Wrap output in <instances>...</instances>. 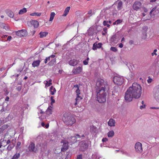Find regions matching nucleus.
Instances as JSON below:
<instances>
[{"mask_svg": "<svg viewBox=\"0 0 159 159\" xmlns=\"http://www.w3.org/2000/svg\"><path fill=\"white\" fill-rule=\"evenodd\" d=\"M48 82H49V84H45V86L47 87H49L52 84V80L51 79H50L48 81Z\"/></svg>", "mask_w": 159, "mask_h": 159, "instance_id": "39", "label": "nucleus"}, {"mask_svg": "<svg viewBox=\"0 0 159 159\" xmlns=\"http://www.w3.org/2000/svg\"><path fill=\"white\" fill-rule=\"evenodd\" d=\"M146 107L145 105H141L140 107V109H142L143 108H145Z\"/></svg>", "mask_w": 159, "mask_h": 159, "instance_id": "50", "label": "nucleus"}, {"mask_svg": "<svg viewBox=\"0 0 159 159\" xmlns=\"http://www.w3.org/2000/svg\"><path fill=\"white\" fill-rule=\"evenodd\" d=\"M9 99V97L8 96H7L5 100L6 101H8Z\"/></svg>", "mask_w": 159, "mask_h": 159, "instance_id": "61", "label": "nucleus"}, {"mask_svg": "<svg viewBox=\"0 0 159 159\" xmlns=\"http://www.w3.org/2000/svg\"><path fill=\"white\" fill-rule=\"evenodd\" d=\"M82 71V68L81 67H78L72 70V72L74 74H78L80 73Z\"/></svg>", "mask_w": 159, "mask_h": 159, "instance_id": "14", "label": "nucleus"}, {"mask_svg": "<svg viewBox=\"0 0 159 159\" xmlns=\"http://www.w3.org/2000/svg\"><path fill=\"white\" fill-rule=\"evenodd\" d=\"M107 141L108 139L107 138H103L102 140V141L103 143Z\"/></svg>", "mask_w": 159, "mask_h": 159, "instance_id": "49", "label": "nucleus"}, {"mask_svg": "<svg viewBox=\"0 0 159 159\" xmlns=\"http://www.w3.org/2000/svg\"><path fill=\"white\" fill-rule=\"evenodd\" d=\"M6 141L5 140H2V139L0 140V148H1L2 146V144L3 143H6Z\"/></svg>", "mask_w": 159, "mask_h": 159, "instance_id": "41", "label": "nucleus"}, {"mask_svg": "<svg viewBox=\"0 0 159 159\" xmlns=\"http://www.w3.org/2000/svg\"><path fill=\"white\" fill-rule=\"evenodd\" d=\"M61 143H63L61 148V151L64 152L66 151L69 148V142L64 139L61 140Z\"/></svg>", "mask_w": 159, "mask_h": 159, "instance_id": "6", "label": "nucleus"}, {"mask_svg": "<svg viewBox=\"0 0 159 159\" xmlns=\"http://www.w3.org/2000/svg\"><path fill=\"white\" fill-rule=\"evenodd\" d=\"M122 20H121L120 19L117 20L116 21V24L118 25L122 22Z\"/></svg>", "mask_w": 159, "mask_h": 159, "instance_id": "43", "label": "nucleus"}, {"mask_svg": "<svg viewBox=\"0 0 159 159\" xmlns=\"http://www.w3.org/2000/svg\"><path fill=\"white\" fill-rule=\"evenodd\" d=\"M95 79L96 78H98V80L96 83V86L97 87V88L96 89V96L94 99V100L95 101H98V102H99V79L98 78V74H96V73H95Z\"/></svg>", "mask_w": 159, "mask_h": 159, "instance_id": "4", "label": "nucleus"}, {"mask_svg": "<svg viewBox=\"0 0 159 159\" xmlns=\"http://www.w3.org/2000/svg\"><path fill=\"white\" fill-rule=\"evenodd\" d=\"M82 154L79 155L77 156L76 159H82Z\"/></svg>", "mask_w": 159, "mask_h": 159, "instance_id": "45", "label": "nucleus"}, {"mask_svg": "<svg viewBox=\"0 0 159 159\" xmlns=\"http://www.w3.org/2000/svg\"><path fill=\"white\" fill-rule=\"evenodd\" d=\"M129 43L130 45H132L134 43V41L132 40H130L129 41Z\"/></svg>", "mask_w": 159, "mask_h": 159, "instance_id": "58", "label": "nucleus"}, {"mask_svg": "<svg viewBox=\"0 0 159 159\" xmlns=\"http://www.w3.org/2000/svg\"><path fill=\"white\" fill-rule=\"evenodd\" d=\"M16 89L18 91H20L21 89V86H18L17 88H16Z\"/></svg>", "mask_w": 159, "mask_h": 159, "instance_id": "56", "label": "nucleus"}, {"mask_svg": "<svg viewBox=\"0 0 159 159\" xmlns=\"http://www.w3.org/2000/svg\"><path fill=\"white\" fill-rule=\"evenodd\" d=\"M88 145L87 143H83L81 145V149L82 151L84 150L85 149L87 148Z\"/></svg>", "mask_w": 159, "mask_h": 159, "instance_id": "19", "label": "nucleus"}, {"mask_svg": "<svg viewBox=\"0 0 159 159\" xmlns=\"http://www.w3.org/2000/svg\"><path fill=\"white\" fill-rule=\"evenodd\" d=\"M143 9H144V11L145 12H147L148 11V10L145 7H144L143 8Z\"/></svg>", "mask_w": 159, "mask_h": 159, "instance_id": "63", "label": "nucleus"}, {"mask_svg": "<svg viewBox=\"0 0 159 159\" xmlns=\"http://www.w3.org/2000/svg\"><path fill=\"white\" fill-rule=\"evenodd\" d=\"M20 153H16L13 157L11 159H18L20 157Z\"/></svg>", "mask_w": 159, "mask_h": 159, "instance_id": "35", "label": "nucleus"}, {"mask_svg": "<svg viewBox=\"0 0 159 159\" xmlns=\"http://www.w3.org/2000/svg\"><path fill=\"white\" fill-rule=\"evenodd\" d=\"M92 12H93L92 10H90L89 11V12L88 13V14L89 15H90V16H91L92 15Z\"/></svg>", "mask_w": 159, "mask_h": 159, "instance_id": "51", "label": "nucleus"}, {"mask_svg": "<svg viewBox=\"0 0 159 159\" xmlns=\"http://www.w3.org/2000/svg\"><path fill=\"white\" fill-rule=\"evenodd\" d=\"M21 143L20 142H18L17 143L16 146V149L18 150L20 149V148Z\"/></svg>", "mask_w": 159, "mask_h": 159, "instance_id": "38", "label": "nucleus"}, {"mask_svg": "<svg viewBox=\"0 0 159 159\" xmlns=\"http://www.w3.org/2000/svg\"><path fill=\"white\" fill-rule=\"evenodd\" d=\"M55 15V14L54 12H52L50 14V18L49 20L50 21H52L53 20L54 16Z\"/></svg>", "mask_w": 159, "mask_h": 159, "instance_id": "31", "label": "nucleus"}, {"mask_svg": "<svg viewBox=\"0 0 159 159\" xmlns=\"http://www.w3.org/2000/svg\"><path fill=\"white\" fill-rule=\"evenodd\" d=\"M80 135L79 134H75V136H71L68 137L67 138V141H69L70 143H74L76 142V139L80 138Z\"/></svg>", "mask_w": 159, "mask_h": 159, "instance_id": "9", "label": "nucleus"}, {"mask_svg": "<svg viewBox=\"0 0 159 159\" xmlns=\"http://www.w3.org/2000/svg\"><path fill=\"white\" fill-rule=\"evenodd\" d=\"M6 143H7V144L6 145H5L3 146L4 147H5L7 145L10 143H11V141H10V140H8L7 141V142Z\"/></svg>", "mask_w": 159, "mask_h": 159, "instance_id": "57", "label": "nucleus"}, {"mask_svg": "<svg viewBox=\"0 0 159 159\" xmlns=\"http://www.w3.org/2000/svg\"><path fill=\"white\" fill-rule=\"evenodd\" d=\"M116 123L115 121L112 119H110L108 122V125L110 126H114Z\"/></svg>", "mask_w": 159, "mask_h": 159, "instance_id": "17", "label": "nucleus"}, {"mask_svg": "<svg viewBox=\"0 0 159 159\" xmlns=\"http://www.w3.org/2000/svg\"><path fill=\"white\" fill-rule=\"evenodd\" d=\"M113 81L114 83L118 85H121L124 82V79L122 77L115 76Z\"/></svg>", "mask_w": 159, "mask_h": 159, "instance_id": "5", "label": "nucleus"}, {"mask_svg": "<svg viewBox=\"0 0 159 159\" xmlns=\"http://www.w3.org/2000/svg\"><path fill=\"white\" fill-rule=\"evenodd\" d=\"M149 14L151 16H154L155 15L154 13H152V12L151 11H150Z\"/></svg>", "mask_w": 159, "mask_h": 159, "instance_id": "55", "label": "nucleus"}, {"mask_svg": "<svg viewBox=\"0 0 159 159\" xmlns=\"http://www.w3.org/2000/svg\"><path fill=\"white\" fill-rule=\"evenodd\" d=\"M7 13L9 17L11 18H13L14 16V14L13 12L11 10L8 11Z\"/></svg>", "mask_w": 159, "mask_h": 159, "instance_id": "26", "label": "nucleus"}, {"mask_svg": "<svg viewBox=\"0 0 159 159\" xmlns=\"http://www.w3.org/2000/svg\"><path fill=\"white\" fill-rule=\"evenodd\" d=\"M8 125H4L0 128V133L2 132L3 131L6 129L7 128Z\"/></svg>", "mask_w": 159, "mask_h": 159, "instance_id": "27", "label": "nucleus"}, {"mask_svg": "<svg viewBox=\"0 0 159 159\" xmlns=\"http://www.w3.org/2000/svg\"><path fill=\"white\" fill-rule=\"evenodd\" d=\"M51 107H48L47 110H46V114L48 115H50L52 114V110Z\"/></svg>", "mask_w": 159, "mask_h": 159, "instance_id": "30", "label": "nucleus"}, {"mask_svg": "<svg viewBox=\"0 0 159 159\" xmlns=\"http://www.w3.org/2000/svg\"><path fill=\"white\" fill-rule=\"evenodd\" d=\"M79 61L75 59H71L69 62V64L71 66H75L78 64Z\"/></svg>", "mask_w": 159, "mask_h": 159, "instance_id": "15", "label": "nucleus"}, {"mask_svg": "<svg viewBox=\"0 0 159 159\" xmlns=\"http://www.w3.org/2000/svg\"><path fill=\"white\" fill-rule=\"evenodd\" d=\"M117 12V11L116 10L115 11H114V12H112V15L113 16H114V15L115 14L116 15Z\"/></svg>", "mask_w": 159, "mask_h": 159, "instance_id": "62", "label": "nucleus"}, {"mask_svg": "<svg viewBox=\"0 0 159 159\" xmlns=\"http://www.w3.org/2000/svg\"><path fill=\"white\" fill-rule=\"evenodd\" d=\"M28 149L30 152H36L38 150L37 148H35V144L33 142L31 143L28 147Z\"/></svg>", "mask_w": 159, "mask_h": 159, "instance_id": "10", "label": "nucleus"}, {"mask_svg": "<svg viewBox=\"0 0 159 159\" xmlns=\"http://www.w3.org/2000/svg\"><path fill=\"white\" fill-rule=\"evenodd\" d=\"M74 88H77V89H78V88H79V86L78 85H74Z\"/></svg>", "mask_w": 159, "mask_h": 159, "instance_id": "60", "label": "nucleus"}, {"mask_svg": "<svg viewBox=\"0 0 159 159\" xmlns=\"http://www.w3.org/2000/svg\"><path fill=\"white\" fill-rule=\"evenodd\" d=\"M15 146V144L14 143H12L9 144L7 148V150L8 151L11 150V149L14 147Z\"/></svg>", "mask_w": 159, "mask_h": 159, "instance_id": "28", "label": "nucleus"}, {"mask_svg": "<svg viewBox=\"0 0 159 159\" xmlns=\"http://www.w3.org/2000/svg\"><path fill=\"white\" fill-rule=\"evenodd\" d=\"M50 60V57H46L45 60L44 61V63L46 64L47 63L48 61H49Z\"/></svg>", "mask_w": 159, "mask_h": 159, "instance_id": "44", "label": "nucleus"}, {"mask_svg": "<svg viewBox=\"0 0 159 159\" xmlns=\"http://www.w3.org/2000/svg\"><path fill=\"white\" fill-rule=\"evenodd\" d=\"M156 8L157 7H156L153 8L151 10L153 12V11H154L156 9Z\"/></svg>", "mask_w": 159, "mask_h": 159, "instance_id": "64", "label": "nucleus"}, {"mask_svg": "<svg viewBox=\"0 0 159 159\" xmlns=\"http://www.w3.org/2000/svg\"><path fill=\"white\" fill-rule=\"evenodd\" d=\"M0 26L2 28H3L6 30H8V28L7 26H6L5 24L4 23H2L1 24Z\"/></svg>", "mask_w": 159, "mask_h": 159, "instance_id": "37", "label": "nucleus"}, {"mask_svg": "<svg viewBox=\"0 0 159 159\" xmlns=\"http://www.w3.org/2000/svg\"><path fill=\"white\" fill-rule=\"evenodd\" d=\"M70 9V7H67L65 9L64 12L63 14L62 15L63 16H66L68 14V12Z\"/></svg>", "mask_w": 159, "mask_h": 159, "instance_id": "22", "label": "nucleus"}, {"mask_svg": "<svg viewBox=\"0 0 159 159\" xmlns=\"http://www.w3.org/2000/svg\"><path fill=\"white\" fill-rule=\"evenodd\" d=\"M123 45L122 43H120L119 44V47L120 48H122L123 47Z\"/></svg>", "mask_w": 159, "mask_h": 159, "instance_id": "59", "label": "nucleus"}, {"mask_svg": "<svg viewBox=\"0 0 159 159\" xmlns=\"http://www.w3.org/2000/svg\"><path fill=\"white\" fill-rule=\"evenodd\" d=\"M143 35L142 36V38L145 39L147 37V32L148 30V28L147 26H145L143 27Z\"/></svg>", "mask_w": 159, "mask_h": 159, "instance_id": "13", "label": "nucleus"}, {"mask_svg": "<svg viewBox=\"0 0 159 159\" xmlns=\"http://www.w3.org/2000/svg\"><path fill=\"white\" fill-rule=\"evenodd\" d=\"M157 51V50L156 49H154L153 51V52L152 53V55L153 56L154 54L155 55H157V54L156 53V52Z\"/></svg>", "mask_w": 159, "mask_h": 159, "instance_id": "46", "label": "nucleus"}, {"mask_svg": "<svg viewBox=\"0 0 159 159\" xmlns=\"http://www.w3.org/2000/svg\"><path fill=\"white\" fill-rule=\"evenodd\" d=\"M109 86L107 81L100 78V103L106 102L107 93L109 90Z\"/></svg>", "mask_w": 159, "mask_h": 159, "instance_id": "2", "label": "nucleus"}, {"mask_svg": "<svg viewBox=\"0 0 159 159\" xmlns=\"http://www.w3.org/2000/svg\"><path fill=\"white\" fill-rule=\"evenodd\" d=\"M141 5V3L140 2L136 1L133 5V8L134 10L137 11L139 9Z\"/></svg>", "mask_w": 159, "mask_h": 159, "instance_id": "12", "label": "nucleus"}, {"mask_svg": "<svg viewBox=\"0 0 159 159\" xmlns=\"http://www.w3.org/2000/svg\"><path fill=\"white\" fill-rule=\"evenodd\" d=\"M153 96L156 100L159 102V86L154 88L153 91Z\"/></svg>", "mask_w": 159, "mask_h": 159, "instance_id": "8", "label": "nucleus"}, {"mask_svg": "<svg viewBox=\"0 0 159 159\" xmlns=\"http://www.w3.org/2000/svg\"><path fill=\"white\" fill-rule=\"evenodd\" d=\"M49 90L52 95H54L56 91V89L53 86L50 87Z\"/></svg>", "mask_w": 159, "mask_h": 159, "instance_id": "20", "label": "nucleus"}, {"mask_svg": "<svg viewBox=\"0 0 159 159\" xmlns=\"http://www.w3.org/2000/svg\"><path fill=\"white\" fill-rule=\"evenodd\" d=\"M116 34H115L111 36L110 40L111 41V42H113L116 41Z\"/></svg>", "mask_w": 159, "mask_h": 159, "instance_id": "32", "label": "nucleus"}, {"mask_svg": "<svg viewBox=\"0 0 159 159\" xmlns=\"http://www.w3.org/2000/svg\"><path fill=\"white\" fill-rule=\"evenodd\" d=\"M27 9L25 8H23L22 9H21L20 10L19 12V14L20 15H21L24 13H26L27 12Z\"/></svg>", "mask_w": 159, "mask_h": 159, "instance_id": "29", "label": "nucleus"}, {"mask_svg": "<svg viewBox=\"0 0 159 159\" xmlns=\"http://www.w3.org/2000/svg\"><path fill=\"white\" fill-rule=\"evenodd\" d=\"M41 13L38 12H34L30 13V15L31 16H40L41 15Z\"/></svg>", "mask_w": 159, "mask_h": 159, "instance_id": "36", "label": "nucleus"}, {"mask_svg": "<svg viewBox=\"0 0 159 159\" xmlns=\"http://www.w3.org/2000/svg\"><path fill=\"white\" fill-rule=\"evenodd\" d=\"M98 48H99V43H94L93 45V49L95 50Z\"/></svg>", "mask_w": 159, "mask_h": 159, "instance_id": "23", "label": "nucleus"}, {"mask_svg": "<svg viewBox=\"0 0 159 159\" xmlns=\"http://www.w3.org/2000/svg\"><path fill=\"white\" fill-rule=\"evenodd\" d=\"M135 148L137 152H141L142 151L141 143L139 142L136 143L135 146Z\"/></svg>", "mask_w": 159, "mask_h": 159, "instance_id": "11", "label": "nucleus"}, {"mask_svg": "<svg viewBox=\"0 0 159 159\" xmlns=\"http://www.w3.org/2000/svg\"><path fill=\"white\" fill-rule=\"evenodd\" d=\"M142 88L139 84L134 83L131 86H130L126 91L125 96V100L130 102L133 98L138 99L140 98L142 94Z\"/></svg>", "mask_w": 159, "mask_h": 159, "instance_id": "1", "label": "nucleus"}, {"mask_svg": "<svg viewBox=\"0 0 159 159\" xmlns=\"http://www.w3.org/2000/svg\"><path fill=\"white\" fill-rule=\"evenodd\" d=\"M48 33L47 32H41L39 33L40 35V38H43L44 37H45L48 35Z\"/></svg>", "mask_w": 159, "mask_h": 159, "instance_id": "21", "label": "nucleus"}, {"mask_svg": "<svg viewBox=\"0 0 159 159\" xmlns=\"http://www.w3.org/2000/svg\"><path fill=\"white\" fill-rule=\"evenodd\" d=\"M62 119L66 125L69 126L72 125L76 122L74 116L68 113H66L64 114Z\"/></svg>", "mask_w": 159, "mask_h": 159, "instance_id": "3", "label": "nucleus"}, {"mask_svg": "<svg viewBox=\"0 0 159 159\" xmlns=\"http://www.w3.org/2000/svg\"><path fill=\"white\" fill-rule=\"evenodd\" d=\"M40 62V61L39 60L34 61L32 64V66L34 67H38L39 66Z\"/></svg>", "mask_w": 159, "mask_h": 159, "instance_id": "18", "label": "nucleus"}, {"mask_svg": "<svg viewBox=\"0 0 159 159\" xmlns=\"http://www.w3.org/2000/svg\"><path fill=\"white\" fill-rule=\"evenodd\" d=\"M123 7V3L122 1H119L117 6V8L118 10H120Z\"/></svg>", "mask_w": 159, "mask_h": 159, "instance_id": "25", "label": "nucleus"}, {"mask_svg": "<svg viewBox=\"0 0 159 159\" xmlns=\"http://www.w3.org/2000/svg\"><path fill=\"white\" fill-rule=\"evenodd\" d=\"M108 22V21L104 20L103 22V24L104 26H106L107 25V23Z\"/></svg>", "mask_w": 159, "mask_h": 159, "instance_id": "53", "label": "nucleus"}, {"mask_svg": "<svg viewBox=\"0 0 159 159\" xmlns=\"http://www.w3.org/2000/svg\"><path fill=\"white\" fill-rule=\"evenodd\" d=\"M110 50H111V51H112L114 52H117V49L116 48V47H111V48H110Z\"/></svg>", "mask_w": 159, "mask_h": 159, "instance_id": "40", "label": "nucleus"}, {"mask_svg": "<svg viewBox=\"0 0 159 159\" xmlns=\"http://www.w3.org/2000/svg\"><path fill=\"white\" fill-rule=\"evenodd\" d=\"M97 131V128L93 125L90 126V131L92 133H95Z\"/></svg>", "mask_w": 159, "mask_h": 159, "instance_id": "24", "label": "nucleus"}, {"mask_svg": "<svg viewBox=\"0 0 159 159\" xmlns=\"http://www.w3.org/2000/svg\"><path fill=\"white\" fill-rule=\"evenodd\" d=\"M31 23L34 26V28H37L39 24L38 21L35 20H32L30 21Z\"/></svg>", "mask_w": 159, "mask_h": 159, "instance_id": "16", "label": "nucleus"}, {"mask_svg": "<svg viewBox=\"0 0 159 159\" xmlns=\"http://www.w3.org/2000/svg\"><path fill=\"white\" fill-rule=\"evenodd\" d=\"M114 135V132L113 130L109 131L107 133V136L109 137H112Z\"/></svg>", "mask_w": 159, "mask_h": 159, "instance_id": "34", "label": "nucleus"}, {"mask_svg": "<svg viewBox=\"0 0 159 159\" xmlns=\"http://www.w3.org/2000/svg\"><path fill=\"white\" fill-rule=\"evenodd\" d=\"M152 79L149 77L148 79L147 80L148 83L149 84L150 83L152 82Z\"/></svg>", "mask_w": 159, "mask_h": 159, "instance_id": "47", "label": "nucleus"}, {"mask_svg": "<svg viewBox=\"0 0 159 159\" xmlns=\"http://www.w3.org/2000/svg\"><path fill=\"white\" fill-rule=\"evenodd\" d=\"M51 104H52L53 103H55V101L54 99H53V97L51 96Z\"/></svg>", "mask_w": 159, "mask_h": 159, "instance_id": "42", "label": "nucleus"}, {"mask_svg": "<svg viewBox=\"0 0 159 159\" xmlns=\"http://www.w3.org/2000/svg\"><path fill=\"white\" fill-rule=\"evenodd\" d=\"M12 38L11 36H8L7 41H10L11 40V39Z\"/></svg>", "mask_w": 159, "mask_h": 159, "instance_id": "54", "label": "nucleus"}, {"mask_svg": "<svg viewBox=\"0 0 159 159\" xmlns=\"http://www.w3.org/2000/svg\"><path fill=\"white\" fill-rule=\"evenodd\" d=\"M16 35L19 37H26L27 35V32L25 29H22L16 31Z\"/></svg>", "mask_w": 159, "mask_h": 159, "instance_id": "7", "label": "nucleus"}, {"mask_svg": "<svg viewBox=\"0 0 159 159\" xmlns=\"http://www.w3.org/2000/svg\"><path fill=\"white\" fill-rule=\"evenodd\" d=\"M76 93L77 94V98H79L80 99H82V98L79 96V94H80V91L79 89V88H78L76 90Z\"/></svg>", "mask_w": 159, "mask_h": 159, "instance_id": "33", "label": "nucleus"}, {"mask_svg": "<svg viewBox=\"0 0 159 159\" xmlns=\"http://www.w3.org/2000/svg\"><path fill=\"white\" fill-rule=\"evenodd\" d=\"M83 64L84 65H87L88 64V61L86 60H85L83 61Z\"/></svg>", "mask_w": 159, "mask_h": 159, "instance_id": "52", "label": "nucleus"}, {"mask_svg": "<svg viewBox=\"0 0 159 159\" xmlns=\"http://www.w3.org/2000/svg\"><path fill=\"white\" fill-rule=\"evenodd\" d=\"M80 100V98H76L75 99L76 102L75 103V105L76 106L77 104L78 100Z\"/></svg>", "mask_w": 159, "mask_h": 159, "instance_id": "48", "label": "nucleus"}]
</instances>
